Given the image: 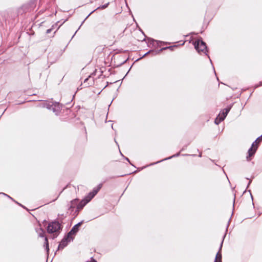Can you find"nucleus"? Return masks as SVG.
<instances>
[{
    "instance_id": "1",
    "label": "nucleus",
    "mask_w": 262,
    "mask_h": 262,
    "mask_svg": "<svg viewBox=\"0 0 262 262\" xmlns=\"http://www.w3.org/2000/svg\"><path fill=\"white\" fill-rule=\"evenodd\" d=\"M262 141V135L258 137L255 141L252 144L251 147L248 151V155L246 157V159L248 161L251 160V157L255 155L258 147V144Z\"/></svg>"
},
{
    "instance_id": "2",
    "label": "nucleus",
    "mask_w": 262,
    "mask_h": 262,
    "mask_svg": "<svg viewBox=\"0 0 262 262\" xmlns=\"http://www.w3.org/2000/svg\"><path fill=\"white\" fill-rule=\"evenodd\" d=\"M61 230V225L57 221H54L49 224L47 231L49 233H58Z\"/></svg>"
},
{
    "instance_id": "3",
    "label": "nucleus",
    "mask_w": 262,
    "mask_h": 262,
    "mask_svg": "<svg viewBox=\"0 0 262 262\" xmlns=\"http://www.w3.org/2000/svg\"><path fill=\"white\" fill-rule=\"evenodd\" d=\"M193 45L195 50L198 53L202 52L206 54L207 52V46L205 42L202 40L198 39L194 42Z\"/></svg>"
},
{
    "instance_id": "4",
    "label": "nucleus",
    "mask_w": 262,
    "mask_h": 262,
    "mask_svg": "<svg viewBox=\"0 0 262 262\" xmlns=\"http://www.w3.org/2000/svg\"><path fill=\"white\" fill-rule=\"evenodd\" d=\"M82 222H79L73 226L71 230L68 233V237L70 238V241H72L74 236L79 230V227L81 226Z\"/></svg>"
},
{
    "instance_id": "5",
    "label": "nucleus",
    "mask_w": 262,
    "mask_h": 262,
    "mask_svg": "<svg viewBox=\"0 0 262 262\" xmlns=\"http://www.w3.org/2000/svg\"><path fill=\"white\" fill-rule=\"evenodd\" d=\"M102 185L101 184H100L98 185V186L94 188L93 190V191L91 192H90L88 195L85 196V199L88 200V201L89 202L95 196V195L98 192L99 190L101 188Z\"/></svg>"
},
{
    "instance_id": "6",
    "label": "nucleus",
    "mask_w": 262,
    "mask_h": 262,
    "mask_svg": "<svg viewBox=\"0 0 262 262\" xmlns=\"http://www.w3.org/2000/svg\"><path fill=\"white\" fill-rule=\"evenodd\" d=\"M70 238L68 237V235L66 237L63 238L59 244L58 249H63L65 247H66L68 244L69 242H70L71 241H70Z\"/></svg>"
},
{
    "instance_id": "7",
    "label": "nucleus",
    "mask_w": 262,
    "mask_h": 262,
    "mask_svg": "<svg viewBox=\"0 0 262 262\" xmlns=\"http://www.w3.org/2000/svg\"><path fill=\"white\" fill-rule=\"evenodd\" d=\"M51 110L55 113L56 115H58L61 110V107L59 103L54 102L52 103V106Z\"/></svg>"
},
{
    "instance_id": "8",
    "label": "nucleus",
    "mask_w": 262,
    "mask_h": 262,
    "mask_svg": "<svg viewBox=\"0 0 262 262\" xmlns=\"http://www.w3.org/2000/svg\"><path fill=\"white\" fill-rule=\"evenodd\" d=\"M94 80L93 78L91 77V76H89L84 80L83 84L84 87H88L92 85L94 83Z\"/></svg>"
},
{
    "instance_id": "9",
    "label": "nucleus",
    "mask_w": 262,
    "mask_h": 262,
    "mask_svg": "<svg viewBox=\"0 0 262 262\" xmlns=\"http://www.w3.org/2000/svg\"><path fill=\"white\" fill-rule=\"evenodd\" d=\"M171 48V47H165V48H162L161 49L159 50V51L150 50L148 52H147V53H146L144 54V56H146V55H147L148 54H150V53H151L152 54V55H156L159 54L162 51L165 50L167 49H169Z\"/></svg>"
},
{
    "instance_id": "10",
    "label": "nucleus",
    "mask_w": 262,
    "mask_h": 262,
    "mask_svg": "<svg viewBox=\"0 0 262 262\" xmlns=\"http://www.w3.org/2000/svg\"><path fill=\"white\" fill-rule=\"evenodd\" d=\"M230 107L224 109L222 112L219 114V116L221 118V120H224L230 111Z\"/></svg>"
},
{
    "instance_id": "11",
    "label": "nucleus",
    "mask_w": 262,
    "mask_h": 262,
    "mask_svg": "<svg viewBox=\"0 0 262 262\" xmlns=\"http://www.w3.org/2000/svg\"><path fill=\"white\" fill-rule=\"evenodd\" d=\"M78 202V199H74V200H72L70 202V204L69 205L68 209L69 210H71V211H73V209L74 208H75L76 207H77Z\"/></svg>"
},
{
    "instance_id": "12",
    "label": "nucleus",
    "mask_w": 262,
    "mask_h": 262,
    "mask_svg": "<svg viewBox=\"0 0 262 262\" xmlns=\"http://www.w3.org/2000/svg\"><path fill=\"white\" fill-rule=\"evenodd\" d=\"M223 243V240L222 241V242L221 243V246H220V247L219 249V251L216 255L215 262H222V254H221V249H222V247Z\"/></svg>"
},
{
    "instance_id": "13",
    "label": "nucleus",
    "mask_w": 262,
    "mask_h": 262,
    "mask_svg": "<svg viewBox=\"0 0 262 262\" xmlns=\"http://www.w3.org/2000/svg\"><path fill=\"white\" fill-rule=\"evenodd\" d=\"M89 202L88 200L84 198L83 200H81L80 203H78L77 205V210L81 209L83 207L88 203Z\"/></svg>"
},
{
    "instance_id": "14",
    "label": "nucleus",
    "mask_w": 262,
    "mask_h": 262,
    "mask_svg": "<svg viewBox=\"0 0 262 262\" xmlns=\"http://www.w3.org/2000/svg\"><path fill=\"white\" fill-rule=\"evenodd\" d=\"M36 232L40 237H44L45 231L42 229L39 228L38 230H36Z\"/></svg>"
},
{
    "instance_id": "15",
    "label": "nucleus",
    "mask_w": 262,
    "mask_h": 262,
    "mask_svg": "<svg viewBox=\"0 0 262 262\" xmlns=\"http://www.w3.org/2000/svg\"><path fill=\"white\" fill-rule=\"evenodd\" d=\"M44 247H46L47 252L48 253L49 251V248L48 240V238L47 237H45V238Z\"/></svg>"
},
{
    "instance_id": "16",
    "label": "nucleus",
    "mask_w": 262,
    "mask_h": 262,
    "mask_svg": "<svg viewBox=\"0 0 262 262\" xmlns=\"http://www.w3.org/2000/svg\"><path fill=\"white\" fill-rule=\"evenodd\" d=\"M179 155H180V153H179H179H177V154H176V155H172V156H171V157H168V158H165V159H163V160H161V161H158V162H156V163H159V162H161V161H164V160H168V159H171V158H173V157H178ZM155 164H156V163H155ZM152 164H154H154H152L151 165H152Z\"/></svg>"
},
{
    "instance_id": "17",
    "label": "nucleus",
    "mask_w": 262,
    "mask_h": 262,
    "mask_svg": "<svg viewBox=\"0 0 262 262\" xmlns=\"http://www.w3.org/2000/svg\"><path fill=\"white\" fill-rule=\"evenodd\" d=\"M221 118L219 116L216 117V118L215 119L214 122L216 124H219L221 122H222L223 120H221Z\"/></svg>"
},
{
    "instance_id": "18",
    "label": "nucleus",
    "mask_w": 262,
    "mask_h": 262,
    "mask_svg": "<svg viewBox=\"0 0 262 262\" xmlns=\"http://www.w3.org/2000/svg\"><path fill=\"white\" fill-rule=\"evenodd\" d=\"M43 106L46 107V108H47L49 110H51L52 106V104H50V103H46L44 104Z\"/></svg>"
},
{
    "instance_id": "19",
    "label": "nucleus",
    "mask_w": 262,
    "mask_h": 262,
    "mask_svg": "<svg viewBox=\"0 0 262 262\" xmlns=\"http://www.w3.org/2000/svg\"><path fill=\"white\" fill-rule=\"evenodd\" d=\"M154 42H156L157 43V44H158L160 41H158V40H154L153 39H151V38H149V41L148 42L150 44H152V45H154Z\"/></svg>"
},
{
    "instance_id": "20",
    "label": "nucleus",
    "mask_w": 262,
    "mask_h": 262,
    "mask_svg": "<svg viewBox=\"0 0 262 262\" xmlns=\"http://www.w3.org/2000/svg\"><path fill=\"white\" fill-rule=\"evenodd\" d=\"M1 194L4 195H6V196H8V198H9L10 199H12V198H11V197H10V196H9L8 195H7V194H5V193L1 192V193H0V195H1Z\"/></svg>"
},
{
    "instance_id": "21",
    "label": "nucleus",
    "mask_w": 262,
    "mask_h": 262,
    "mask_svg": "<svg viewBox=\"0 0 262 262\" xmlns=\"http://www.w3.org/2000/svg\"><path fill=\"white\" fill-rule=\"evenodd\" d=\"M51 31H52L51 29H48L46 31V33L49 34L51 32Z\"/></svg>"
},
{
    "instance_id": "22",
    "label": "nucleus",
    "mask_w": 262,
    "mask_h": 262,
    "mask_svg": "<svg viewBox=\"0 0 262 262\" xmlns=\"http://www.w3.org/2000/svg\"><path fill=\"white\" fill-rule=\"evenodd\" d=\"M86 262H97L96 260H95L94 259H93V258H91V261H87Z\"/></svg>"
},
{
    "instance_id": "23",
    "label": "nucleus",
    "mask_w": 262,
    "mask_h": 262,
    "mask_svg": "<svg viewBox=\"0 0 262 262\" xmlns=\"http://www.w3.org/2000/svg\"><path fill=\"white\" fill-rule=\"evenodd\" d=\"M107 5H108V4L103 5V6L101 7V8H102V9H104V8H106V7H107Z\"/></svg>"
},
{
    "instance_id": "24",
    "label": "nucleus",
    "mask_w": 262,
    "mask_h": 262,
    "mask_svg": "<svg viewBox=\"0 0 262 262\" xmlns=\"http://www.w3.org/2000/svg\"><path fill=\"white\" fill-rule=\"evenodd\" d=\"M262 85V81H260L259 82V84L258 85L256 86V88L258 87V86Z\"/></svg>"
},
{
    "instance_id": "25",
    "label": "nucleus",
    "mask_w": 262,
    "mask_h": 262,
    "mask_svg": "<svg viewBox=\"0 0 262 262\" xmlns=\"http://www.w3.org/2000/svg\"><path fill=\"white\" fill-rule=\"evenodd\" d=\"M125 159L130 163V161H129V160L128 159V158H126Z\"/></svg>"
},
{
    "instance_id": "26",
    "label": "nucleus",
    "mask_w": 262,
    "mask_h": 262,
    "mask_svg": "<svg viewBox=\"0 0 262 262\" xmlns=\"http://www.w3.org/2000/svg\"><path fill=\"white\" fill-rule=\"evenodd\" d=\"M199 157H202V154H200L199 155Z\"/></svg>"
},
{
    "instance_id": "27",
    "label": "nucleus",
    "mask_w": 262,
    "mask_h": 262,
    "mask_svg": "<svg viewBox=\"0 0 262 262\" xmlns=\"http://www.w3.org/2000/svg\"><path fill=\"white\" fill-rule=\"evenodd\" d=\"M250 182L248 183V186L250 185Z\"/></svg>"
}]
</instances>
